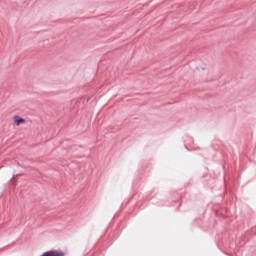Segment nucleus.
Segmentation results:
<instances>
[{
	"instance_id": "nucleus-1",
	"label": "nucleus",
	"mask_w": 256,
	"mask_h": 256,
	"mask_svg": "<svg viewBox=\"0 0 256 256\" xmlns=\"http://www.w3.org/2000/svg\"><path fill=\"white\" fill-rule=\"evenodd\" d=\"M42 256H65V253L58 251H48L43 253Z\"/></svg>"
},
{
	"instance_id": "nucleus-2",
	"label": "nucleus",
	"mask_w": 256,
	"mask_h": 256,
	"mask_svg": "<svg viewBox=\"0 0 256 256\" xmlns=\"http://www.w3.org/2000/svg\"><path fill=\"white\" fill-rule=\"evenodd\" d=\"M13 121H14V123H15L16 126H20V125L26 123V120L23 119V118H21V117H19V116H14V117H13Z\"/></svg>"
}]
</instances>
